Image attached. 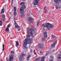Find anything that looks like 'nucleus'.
Listing matches in <instances>:
<instances>
[{"instance_id":"13d9d810","label":"nucleus","mask_w":61,"mask_h":61,"mask_svg":"<svg viewBox=\"0 0 61 61\" xmlns=\"http://www.w3.org/2000/svg\"><path fill=\"white\" fill-rule=\"evenodd\" d=\"M59 56H61V55H59Z\"/></svg>"},{"instance_id":"a19ab883","label":"nucleus","mask_w":61,"mask_h":61,"mask_svg":"<svg viewBox=\"0 0 61 61\" xmlns=\"http://www.w3.org/2000/svg\"><path fill=\"white\" fill-rule=\"evenodd\" d=\"M14 24V25H16V22L15 21Z\"/></svg>"},{"instance_id":"0eeeda50","label":"nucleus","mask_w":61,"mask_h":61,"mask_svg":"<svg viewBox=\"0 0 61 61\" xmlns=\"http://www.w3.org/2000/svg\"><path fill=\"white\" fill-rule=\"evenodd\" d=\"M33 20H34V19L30 17L28 19V21L30 23L31 21Z\"/></svg>"},{"instance_id":"5701e85b","label":"nucleus","mask_w":61,"mask_h":61,"mask_svg":"<svg viewBox=\"0 0 61 61\" xmlns=\"http://www.w3.org/2000/svg\"><path fill=\"white\" fill-rule=\"evenodd\" d=\"M2 18H5V15H2L1 16Z\"/></svg>"},{"instance_id":"c03bdc74","label":"nucleus","mask_w":61,"mask_h":61,"mask_svg":"<svg viewBox=\"0 0 61 61\" xmlns=\"http://www.w3.org/2000/svg\"><path fill=\"white\" fill-rule=\"evenodd\" d=\"M21 16L22 17H23V14H22L21 15Z\"/></svg>"},{"instance_id":"4c0bfd02","label":"nucleus","mask_w":61,"mask_h":61,"mask_svg":"<svg viewBox=\"0 0 61 61\" xmlns=\"http://www.w3.org/2000/svg\"><path fill=\"white\" fill-rule=\"evenodd\" d=\"M10 25L9 24V25H8L7 26V28H9V26H10Z\"/></svg>"},{"instance_id":"f8f14e48","label":"nucleus","mask_w":61,"mask_h":61,"mask_svg":"<svg viewBox=\"0 0 61 61\" xmlns=\"http://www.w3.org/2000/svg\"><path fill=\"white\" fill-rule=\"evenodd\" d=\"M44 33H45V34L44 35V38H46L47 37V35H46V34H47V32H45Z\"/></svg>"},{"instance_id":"c9c22d12","label":"nucleus","mask_w":61,"mask_h":61,"mask_svg":"<svg viewBox=\"0 0 61 61\" xmlns=\"http://www.w3.org/2000/svg\"><path fill=\"white\" fill-rule=\"evenodd\" d=\"M35 60H36V61H38V58H36L35 59Z\"/></svg>"},{"instance_id":"0e129e2a","label":"nucleus","mask_w":61,"mask_h":61,"mask_svg":"<svg viewBox=\"0 0 61 61\" xmlns=\"http://www.w3.org/2000/svg\"><path fill=\"white\" fill-rule=\"evenodd\" d=\"M10 14H11V12H10Z\"/></svg>"},{"instance_id":"a18cd8bd","label":"nucleus","mask_w":61,"mask_h":61,"mask_svg":"<svg viewBox=\"0 0 61 61\" xmlns=\"http://www.w3.org/2000/svg\"><path fill=\"white\" fill-rule=\"evenodd\" d=\"M52 52L53 53H54V51H55V50H52Z\"/></svg>"},{"instance_id":"864d4df0","label":"nucleus","mask_w":61,"mask_h":61,"mask_svg":"<svg viewBox=\"0 0 61 61\" xmlns=\"http://www.w3.org/2000/svg\"><path fill=\"white\" fill-rule=\"evenodd\" d=\"M50 28H48V30H50Z\"/></svg>"},{"instance_id":"49530a36","label":"nucleus","mask_w":61,"mask_h":61,"mask_svg":"<svg viewBox=\"0 0 61 61\" xmlns=\"http://www.w3.org/2000/svg\"><path fill=\"white\" fill-rule=\"evenodd\" d=\"M12 2H11V5H12L13 4V0H11Z\"/></svg>"},{"instance_id":"6ab92c4d","label":"nucleus","mask_w":61,"mask_h":61,"mask_svg":"<svg viewBox=\"0 0 61 61\" xmlns=\"http://www.w3.org/2000/svg\"><path fill=\"white\" fill-rule=\"evenodd\" d=\"M3 24V22L1 20H0V26H2Z\"/></svg>"},{"instance_id":"39448f33","label":"nucleus","mask_w":61,"mask_h":61,"mask_svg":"<svg viewBox=\"0 0 61 61\" xmlns=\"http://www.w3.org/2000/svg\"><path fill=\"white\" fill-rule=\"evenodd\" d=\"M24 9H23V8L22 7H21L20 9V13H21L23 14V13H24Z\"/></svg>"},{"instance_id":"680f3d73","label":"nucleus","mask_w":61,"mask_h":61,"mask_svg":"<svg viewBox=\"0 0 61 61\" xmlns=\"http://www.w3.org/2000/svg\"><path fill=\"white\" fill-rule=\"evenodd\" d=\"M54 58V57H52V59H53V58Z\"/></svg>"},{"instance_id":"bb28decb","label":"nucleus","mask_w":61,"mask_h":61,"mask_svg":"<svg viewBox=\"0 0 61 61\" xmlns=\"http://www.w3.org/2000/svg\"><path fill=\"white\" fill-rule=\"evenodd\" d=\"M14 15L15 16H16L17 15V13L16 12H15L14 13Z\"/></svg>"},{"instance_id":"423d86ee","label":"nucleus","mask_w":61,"mask_h":61,"mask_svg":"<svg viewBox=\"0 0 61 61\" xmlns=\"http://www.w3.org/2000/svg\"><path fill=\"white\" fill-rule=\"evenodd\" d=\"M30 31L31 32H30V36H32L33 35V32L34 31V30L33 29H29Z\"/></svg>"},{"instance_id":"f704fd0d","label":"nucleus","mask_w":61,"mask_h":61,"mask_svg":"<svg viewBox=\"0 0 61 61\" xmlns=\"http://www.w3.org/2000/svg\"><path fill=\"white\" fill-rule=\"evenodd\" d=\"M41 57H39V58H38V61H39V60H40L41 59Z\"/></svg>"},{"instance_id":"f257e3e1","label":"nucleus","mask_w":61,"mask_h":61,"mask_svg":"<svg viewBox=\"0 0 61 61\" xmlns=\"http://www.w3.org/2000/svg\"><path fill=\"white\" fill-rule=\"evenodd\" d=\"M45 25H46L44 24H43L42 25V26L43 27H44V28H46V27H47V28H49V26H48V25H50V23H45Z\"/></svg>"},{"instance_id":"72a5a7b5","label":"nucleus","mask_w":61,"mask_h":61,"mask_svg":"<svg viewBox=\"0 0 61 61\" xmlns=\"http://www.w3.org/2000/svg\"><path fill=\"white\" fill-rule=\"evenodd\" d=\"M23 46L24 47H25V48L26 47V45H24L23 44Z\"/></svg>"},{"instance_id":"603ef678","label":"nucleus","mask_w":61,"mask_h":61,"mask_svg":"<svg viewBox=\"0 0 61 61\" xmlns=\"http://www.w3.org/2000/svg\"><path fill=\"white\" fill-rule=\"evenodd\" d=\"M58 2H60V1H61V0H57Z\"/></svg>"},{"instance_id":"cd10ccee","label":"nucleus","mask_w":61,"mask_h":61,"mask_svg":"<svg viewBox=\"0 0 61 61\" xmlns=\"http://www.w3.org/2000/svg\"><path fill=\"white\" fill-rule=\"evenodd\" d=\"M5 30L7 31H9V28H7L5 29Z\"/></svg>"},{"instance_id":"8fccbe9b","label":"nucleus","mask_w":61,"mask_h":61,"mask_svg":"<svg viewBox=\"0 0 61 61\" xmlns=\"http://www.w3.org/2000/svg\"><path fill=\"white\" fill-rule=\"evenodd\" d=\"M45 40V39L43 38L42 39V40H43V41H44V40Z\"/></svg>"},{"instance_id":"de8ad7c7","label":"nucleus","mask_w":61,"mask_h":61,"mask_svg":"<svg viewBox=\"0 0 61 61\" xmlns=\"http://www.w3.org/2000/svg\"><path fill=\"white\" fill-rule=\"evenodd\" d=\"M48 55V53H46V56H47V55Z\"/></svg>"},{"instance_id":"b1692460","label":"nucleus","mask_w":61,"mask_h":61,"mask_svg":"<svg viewBox=\"0 0 61 61\" xmlns=\"http://www.w3.org/2000/svg\"><path fill=\"white\" fill-rule=\"evenodd\" d=\"M20 61H22L23 60V58H21L20 57Z\"/></svg>"},{"instance_id":"4468645a","label":"nucleus","mask_w":61,"mask_h":61,"mask_svg":"<svg viewBox=\"0 0 61 61\" xmlns=\"http://www.w3.org/2000/svg\"><path fill=\"white\" fill-rule=\"evenodd\" d=\"M30 57H31V56L30 55H29L27 58V61H28V60H29V58Z\"/></svg>"},{"instance_id":"09e8293b","label":"nucleus","mask_w":61,"mask_h":61,"mask_svg":"<svg viewBox=\"0 0 61 61\" xmlns=\"http://www.w3.org/2000/svg\"><path fill=\"white\" fill-rule=\"evenodd\" d=\"M34 52V54H35V55H36V53L35 52Z\"/></svg>"},{"instance_id":"f03ea898","label":"nucleus","mask_w":61,"mask_h":61,"mask_svg":"<svg viewBox=\"0 0 61 61\" xmlns=\"http://www.w3.org/2000/svg\"><path fill=\"white\" fill-rule=\"evenodd\" d=\"M41 0H34V2L33 5H38V2L39 1H40Z\"/></svg>"},{"instance_id":"7c9ffc66","label":"nucleus","mask_w":61,"mask_h":61,"mask_svg":"<svg viewBox=\"0 0 61 61\" xmlns=\"http://www.w3.org/2000/svg\"><path fill=\"white\" fill-rule=\"evenodd\" d=\"M11 54H14V51H12L10 52Z\"/></svg>"},{"instance_id":"f3484780","label":"nucleus","mask_w":61,"mask_h":61,"mask_svg":"<svg viewBox=\"0 0 61 61\" xmlns=\"http://www.w3.org/2000/svg\"><path fill=\"white\" fill-rule=\"evenodd\" d=\"M45 59V57H41V61H44V60Z\"/></svg>"},{"instance_id":"3c124183","label":"nucleus","mask_w":61,"mask_h":61,"mask_svg":"<svg viewBox=\"0 0 61 61\" xmlns=\"http://www.w3.org/2000/svg\"><path fill=\"white\" fill-rule=\"evenodd\" d=\"M50 61H54V60L53 59H51Z\"/></svg>"},{"instance_id":"ddd939ff","label":"nucleus","mask_w":61,"mask_h":61,"mask_svg":"<svg viewBox=\"0 0 61 61\" xmlns=\"http://www.w3.org/2000/svg\"><path fill=\"white\" fill-rule=\"evenodd\" d=\"M50 25H48V26H50L49 27L51 28H53L54 26H53V25H52V24H51L50 23Z\"/></svg>"},{"instance_id":"9d476101","label":"nucleus","mask_w":61,"mask_h":61,"mask_svg":"<svg viewBox=\"0 0 61 61\" xmlns=\"http://www.w3.org/2000/svg\"><path fill=\"white\" fill-rule=\"evenodd\" d=\"M26 39L27 40H28V41L29 40L30 41H32V39L30 38H26Z\"/></svg>"},{"instance_id":"58836bf2","label":"nucleus","mask_w":61,"mask_h":61,"mask_svg":"<svg viewBox=\"0 0 61 61\" xmlns=\"http://www.w3.org/2000/svg\"><path fill=\"white\" fill-rule=\"evenodd\" d=\"M21 55H21L22 56H25V55L23 54H22Z\"/></svg>"},{"instance_id":"a211bd4d","label":"nucleus","mask_w":61,"mask_h":61,"mask_svg":"<svg viewBox=\"0 0 61 61\" xmlns=\"http://www.w3.org/2000/svg\"><path fill=\"white\" fill-rule=\"evenodd\" d=\"M15 28H19V26L18 25H15Z\"/></svg>"},{"instance_id":"1a4fd4ad","label":"nucleus","mask_w":61,"mask_h":61,"mask_svg":"<svg viewBox=\"0 0 61 61\" xmlns=\"http://www.w3.org/2000/svg\"><path fill=\"white\" fill-rule=\"evenodd\" d=\"M43 47V45L41 44L40 43L39 44V47L38 48H42Z\"/></svg>"},{"instance_id":"473e14b6","label":"nucleus","mask_w":61,"mask_h":61,"mask_svg":"<svg viewBox=\"0 0 61 61\" xmlns=\"http://www.w3.org/2000/svg\"><path fill=\"white\" fill-rule=\"evenodd\" d=\"M58 59H61V57L60 56H59L58 57Z\"/></svg>"},{"instance_id":"ea45409f","label":"nucleus","mask_w":61,"mask_h":61,"mask_svg":"<svg viewBox=\"0 0 61 61\" xmlns=\"http://www.w3.org/2000/svg\"><path fill=\"white\" fill-rule=\"evenodd\" d=\"M56 3V5H58V4H59V2H58V1Z\"/></svg>"},{"instance_id":"a878e982","label":"nucleus","mask_w":61,"mask_h":61,"mask_svg":"<svg viewBox=\"0 0 61 61\" xmlns=\"http://www.w3.org/2000/svg\"><path fill=\"white\" fill-rule=\"evenodd\" d=\"M14 11L15 12H16V8L15 7H14Z\"/></svg>"},{"instance_id":"e2e57ef3","label":"nucleus","mask_w":61,"mask_h":61,"mask_svg":"<svg viewBox=\"0 0 61 61\" xmlns=\"http://www.w3.org/2000/svg\"><path fill=\"white\" fill-rule=\"evenodd\" d=\"M28 32H29V33H30V31H29Z\"/></svg>"},{"instance_id":"2f4dec72","label":"nucleus","mask_w":61,"mask_h":61,"mask_svg":"<svg viewBox=\"0 0 61 61\" xmlns=\"http://www.w3.org/2000/svg\"><path fill=\"white\" fill-rule=\"evenodd\" d=\"M54 1L55 3H56L58 2L57 0H54Z\"/></svg>"},{"instance_id":"9b49d317","label":"nucleus","mask_w":61,"mask_h":61,"mask_svg":"<svg viewBox=\"0 0 61 61\" xmlns=\"http://www.w3.org/2000/svg\"><path fill=\"white\" fill-rule=\"evenodd\" d=\"M56 9H58V8L59 9H60V8H61V7H60V6H58V5H56Z\"/></svg>"},{"instance_id":"20e7f679","label":"nucleus","mask_w":61,"mask_h":61,"mask_svg":"<svg viewBox=\"0 0 61 61\" xmlns=\"http://www.w3.org/2000/svg\"><path fill=\"white\" fill-rule=\"evenodd\" d=\"M57 41H55L53 43V44H52L51 45V46L52 47H54L55 46V45H56V43H57Z\"/></svg>"},{"instance_id":"338daca9","label":"nucleus","mask_w":61,"mask_h":61,"mask_svg":"<svg viewBox=\"0 0 61 61\" xmlns=\"http://www.w3.org/2000/svg\"><path fill=\"white\" fill-rule=\"evenodd\" d=\"M16 46V47H17V46Z\"/></svg>"},{"instance_id":"7ed1b4c3","label":"nucleus","mask_w":61,"mask_h":61,"mask_svg":"<svg viewBox=\"0 0 61 61\" xmlns=\"http://www.w3.org/2000/svg\"><path fill=\"white\" fill-rule=\"evenodd\" d=\"M11 57H10L9 59H10L9 60V61H13V57L14 56V54H11L10 55Z\"/></svg>"},{"instance_id":"774afa93","label":"nucleus","mask_w":61,"mask_h":61,"mask_svg":"<svg viewBox=\"0 0 61 61\" xmlns=\"http://www.w3.org/2000/svg\"><path fill=\"white\" fill-rule=\"evenodd\" d=\"M44 30H45V29L44 28Z\"/></svg>"},{"instance_id":"5fc2aeb1","label":"nucleus","mask_w":61,"mask_h":61,"mask_svg":"<svg viewBox=\"0 0 61 61\" xmlns=\"http://www.w3.org/2000/svg\"><path fill=\"white\" fill-rule=\"evenodd\" d=\"M46 7L45 6V7L44 8V10H45V9H46Z\"/></svg>"},{"instance_id":"e433bc0d","label":"nucleus","mask_w":61,"mask_h":61,"mask_svg":"<svg viewBox=\"0 0 61 61\" xmlns=\"http://www.w3.org/2000/svg\"><path fill=\"white\" fill-rule=\"evenodd\" d=\"M39 21H38L37 23V26H38L39 25Z\"/></svg>"},{"instance_id":"393cba45","label":"nucleus","mask_w":61,"mask_h":61,"mask_svg":"<svg viewBox=\"0 0 61 61\" xmlns=\"http://www.w3.org/2000/svg\"><path fill=\"white\" fill-rule=\"evenodd\" d=\"M32 41H30L28 42V44H29V45H30L31 44V43H32Z\"/></svg>"},{"instance_id":"4be33fe9","label":"nucleus","mask_w":61,"mask_h":61,"mask_svg":"<svg viewBox=\"0 0 61 61\" xmlns=\"http://www.w3.org/2000/svg\"><path fill=\"white\" fill-rule=\"evenodd\" d=\"M24 4H25V3L24 2L21 3H20V5H24Z\"/></svg>"},{"instance_id":"052dcab7","label":"nucleus","mask_w":61,"mask_h":61,"mask_svg":"<svg viewBox=\"0 0 61 61\" xmlns=\"http://www.w3.org/2000/svg\"><path fill=\"white\" fill-rule=\"evenodd\" d=\"M15 19H14V22H15Z\"/></svg>"},{"instance_id":"412c9836","label":"nucleus","mask_w":61,"mask_h":61,"mask_svg":"<svg viewBox=\"0 0 61 61\" xmlns=\"http://www.w3.org/2000/svg\"><path fill=\"white\" fill-rule=\"evenodd\" d=\"M16 46H18L19 45V43H18V41H16Z\"/></svg>"},{"instance_id":"bf43d9fd","label":"nucleus","mask_w":61,"mask_h":61,"mask_svg":"<svg viewBox=\"0 0 61 61\" xmlns=\"http://www.w3.org/2000/svg\"><path fill=\"white\" fill-rule=\"evenodd\" d=\"M20 30H18V31H19Z\"/></svg>"},{"instance_id":"69168bd1","label":"nucleus","mask_w":61,"mask_h":61,"mask_svg":"<svg viewBox=\"0 0 61 61\" xmlns=\"http://www.w3.org/2000/svg\"><path fill=\"white\" fill-rule=\"evenodd\" d=\"M29 14L28 15V16H29Z\"/></svg>"},{"instance_id":"6e6552de","label":"nucleus","mask_w":61,"mask_h":61,"mask_svg":"<svg viewBox=\"0 0 61 61\" xmlns=\"http://www.w3.org/2000/svg\"><path fill=\"white\" fill-rule=\"evenodd\" d=\"M25 42H24V45H27L28 44V40H27L26 39H25Z\"/></svg>"},{"instance_id":"4d7b16f0","label":"nucleus","mask_w":61,"mask_h":61,"mask_svg":"<svg viewBox=\"0 0 61 61\" xmlns=\"http://www.w3.org/2000/svg\"><path fill=\"white\" fill-rule=\"evenodd\" d=\"M35 51H36L35 50H34V52H35Z\"/></svg>"},{"instance_id":"dca6fc26","label":"nucleus","mask_w":61,"mask_h":61,"mask_svg":"<svg viewBox=\"0 0 61 61\" xmlns=\"http://www.w3.org/2000/svg\"><path fill=\"white\" fill-rule=\"evenodd\" d=\"M51 39H54L55 37V36L53 35H51Z\"/></svg>"},{"instance_id":"c85d7f7f","label":"nucleus","mask_w":61,"mask_h":61,"mask_svg":"<svg viewBox=\"0 0 61 61\" xmlns=\"http://www.w3.org/2000/svg\"><path fill=\"white\" fill-rule=\"evenodd\" d=\"M26 36L27 37H30V36L29 35H27Z\"/></svg>"},{"instance_id":"c756f323","label":"nucleus","mask_w":61,"mask_h":61,"mask_svg":"<svg viewBox=\"0 0 61 61\" xmlns=\"http://www.w3.org/2000/svg\"><path fill=\"white\" fill-rule=\"evenodd\" d=\"M22 7L23 8V9H24V8H26V7H25V5H23V7Z\"/></svg>"},{"instance_id":"79ce46f5","label":"nucleus","mask_w":61,"mask_h":61,"mask_svg":"<svg viewBox=\"0 0 61 61\" xmlns=\"http://www.w3.org/2000/svg\"><path fill=\"white\" fill-rule=\"evenodd\" d=\"M3 21H4V22H5V21L6 20L5 19H3Z\"/></svg>"},{"instance_id":"37998d69","label":"nucleus","mask_w":61,"mask_h":61,"mask_svg":"<svg viewBox=\"0 0 61 61\" xmlns=\"http://www.w3.org/2000/svg\"><path fill=\"white\" fill-rule=\"evenodd\" d=\"M40 54H43V52H42V51H40Z\"/></svg>"},{"instance_id":"aec40b11","label":"nucleus","mask_w":61,"mask_h":61,"mask_svg":"<svg viewBox=\"0 0 61 61\" xmlns=\"http://www.w3.org/2000/svg\"><path fill=\"white\" fill-rule=\"evenodd\" d=\"M3 49L2 51H4L5 50V48H4L5 47V45L4 44H3Z\"/></svg>"},{"instance_id":"2eb2a0df","label":"nucleus","mask_w":61,"mask_h":61,"mask_svg":"<svg viewBox=\"0 0 61 61\" xmlns=\"http://www.w3.org/2000/svg\"><path fill=\"white\" fill-rule=\"evenodd\" d=\"M5 12V9H2V10L1 11V14H2L3 13H4Z\"/></svg>"},{"instance_id":"6e6d98bb","label":"nucleus","mask_w":61,"mask_h":61,"mask_svg":"<svg viewBox=\"0 0 61 61\" xmlns=\"http://www.w3.org/2000/svg\"><path fill=\"white\" fill-rule=\"evenodd\" d=\"M32 50H30V52H31H31H32Z\"/></svg>"}]
</instances>
